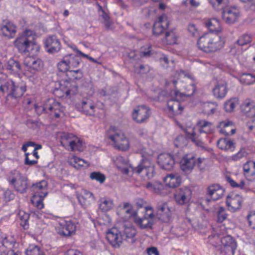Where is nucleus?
<instances>
[{
  "instance_id": "1",
  "label": "nucleus",
  "mask_w": 255,
  "mask_h": 255,
  "mask_svg": "<svg viewBox=\"0 0 255 255\" xmlns=\"http://www.w3.org/2000/svg\"><path fill=\"white\" fill-rule=\"evenodd\" d=\"M26 91L25 84L22 81H14L5 77H0V93L4 95L7 93V102L14 101V103L19 99Z\"/></svg>"
},
{
  "instance_id": "2",
  "label": "nucleus",
  "mask_w": 255,
  "mask_h": 255,
  "mask_svg": "<svg viewBox=\"0 0 255 255\" xmlns=\"http://www.w3.org/2000/svg\"><path fill=\"white\" fill-rule=\"evenodd\" d=\"M123 235L116 227L111 228L107 233V240L115 248H119L122 244L123 240H127L128 242L132 244L135 241L134 237L136 234V231L130 223H125L123 226Z\"/></svg>"
},
{
  "instance_id": "3",
  "label": "nucleus",
  "mask_w": 255,
  "mask_h": 255,
  "mask_svg": "<svg viewBox=\"0 0 255 255\" xmlns=\"http://www.w3.org/2000/svg\"><path fill=\"white\" fill-rule=\"evenodd\" d=\"M224 41L221 37L212 33H206L201 36L197 41L198 48L207 53L215 52L221 49Z\"/></svg>"
},
{
  "instance_id": "4",
  "label": "nucleus",
  "mask_w": 255,
  "mask_h": 255,
  "mask_svg": "<svg viewBox=\"0 0 255 255\" xmlns=\"http://www.w3.org/2000/svg\"><path fill=\"white\" fill-rule=\"evenodd\" d=\"M32 33V31L26 30L15 40V46L17 48L19 52L22 53L31 52L35 49L37 51L38 46L34 41Z\"/></svg>"
},
{
  "instance_id": "5",
  "label": "nucleus",
  "mask_w": 255,
  "mask_h": 255,
  "mask_svg": "<svg viewBox=\"0 0 255 255\" xmlns=\"http://www.w3.org/2000/svg\"><path fill=\"white\" fill-rule=\"evenodd\" d=\"M129 167L133 172L141 174L142 177H146L148 179L153 178L155 174V165L148 159L142 160L136 166L130 165Z\"/></svg>"
},
{
  "instance_id": "6",
  "label": "nucleus",
  "mask_w": 255,
  "mask_h": 255,
  "mask_svg": "<svg viewBox=\"0 0 255 255\" xmlns=\"http://www.w3.org/2000/svg\"><path fill=\"white\" fill-rule=\"evenodd\" d=\"M8 181L17 192H26L27 189V179L16 170L11 171L8 177Z\"/></svg>"
},
{
  "instance_id": "7",
  "label": "nucleus",
  "mask_w": 255,
  "mask_h": 255,
  "mask_svg": "<svg viewBox=\"0 0 255 255\" xmlns=\"http://www.w3.org/2000/svg\"><path fill=\"white\" fill-rule=\"evenodd\" d=\"M145 213L142 217L135 216L134 221L135 223L141 229L152 228L155 216L153 213V208L151 206L145 207Z\"/></svg>"
},
{
  "instance_id": "8",
  "label": "nucleus",
  "mask_w": 255,
  "mask_h": 255,
  "mask_svg": "<svg viewBox=\"0 0 255 255\" xmlns=\"http://www.w3.org/2000/svg\"><path fill=\"white\" fill-rule=\"evenodd\" d=\"M114 133L109 135V138L114 142V146L119 150L125 151L129 147V142L125 134L121 131L114 128L111 129Z\"/></svg>"
},
{
  "instance_id": "9",
  "label": "nucleus",
  "mask_w": 255,
  "mask_h": 255,
  "mask_svg": "<svg viewBox=\"0 0 255 255\" xmlns=\"http://www.w3.org/2000/svg\"><path fill=\"white\" fill-rule=\"evenodd\" d=\"M42 110L45 113L53 115L56 118L60 117V113L64 111L60 104L54 99H47L44 103Z\"/></svg>"
},
{
  "instance_id": "10",
  "label": "nucleus",
  "mask_w": 255,
  "mask_h": 255,
  "mask_svg": "<svg viewBox=\"0 0 255 255\" xmlns=\"http://www.w3.org/2000/svg\"><path fill=\"white\" fill-rule=\"evenodd\" d=\"M172 212L167 203H158L156 206V217L164 223H169L172 220Z\"/></svg>"
},
{
  "instance_id": "11",
  "label": "nucleus",
  "mask_w": 255,
  "mask_h": 255,
  "mask_svg": "<svg viewBox=\"0 0 255 255\" xmlns=\"http://www.w3.org/2000/svg\"><path fill=\"white\" fill-rule=\"evenodd\" d=\"M150 114L148 107L144 105L139 106L134 110L132 118L137 123H142L149 117Z\"/></svg>"
},
{
  "instance_id": "12",
  "label": "nucleus",
  "mask_w": 255,
  "mask_h": 255,
  "mask_svg": "<svg viewBox=\"0 0 255 255\" xmlns=\"http://www.w3.org/2000/svg\"><path fill=\"white\" fill-rule=\"evenodd\" d=\"M192 192L187 187H183L178 189L174 194V198L176 202L179 205L187 204L191 198Z\"/></svg>"
},
{
  "instance_id": "13",
  "label": "nucleus",
  "mask_w": 255,
  "mask_h": 255,
  "mask_svg": "<svg viewBox=\"0 0 255 255\" xmlns=\"http://www.w3.org/2000/svg\"><path fill=\"white\" fill-rule=\"evenodd\" d=\"M24 64L30 72L34 74L41 70L43 66V62L41 59L33 57H26Z\"/></svg>"
},
{
  "instance_id": "14",
  "label": "nucleus",
  "mask_w": 255,
  "mask_h": 255,
  "mask_svg": "<svg viewBox=\"0 0 255 255\" xmlns=\"http://www.w3.org/2000/svg\"><path fill=\"white\" fill-rule=\"evenodd\" d=\"M57 233L63 237H69L74 234L76 229V226L74 223L69 221H65L60 223L56 228Z\"/></svg>"
},
{
  "instance_id": "15",
  "label": "nucleus",
  "mask_w": 255,
  "mask_h": 255,
  "mask_svg": "<svg viewBox=\"0 0 255 255\" xmlns=\"http://www.w3.org/2000/svg\"><path fill=\"white\" fill-rule=\"evenodd\" d=\"M224 193V188L217 183L210 184L206 189L207 195L214 201L222 198Z\"/></svg>"
},
{
  "instance_id": "16",
  "label": "nucleus",
  "mask_w": 255,
  "mask_h": 255,
  "mask_svg": "<svg viewBox=\"0 0 255 255\" xmlns=\"http://www.w3.org/2000/svg\"><path fill=\"white\" fill-rule=\"evenodd\" d=\"M243 199L239 194H232L227 197L226 204L230 211L235 212L241 209Z\"/></svg>"
},
{
  "instance_id": "17",
  "label": "nucleus",
  "mask_w": 255,
  "mask_h": 255,
  "mask_svg": "<svg viewBox=\"0 0 255 255\" xmlns=\"http://www.w3.org/2000/svg\"><path fill=\"white\" fill-rule=\"evenodd\" d=\"M239 15V10L234 7H226L222 12L223 19L229 24L234 23L237 21Z\"/></svg>"
},
{
  "instance_id": "18",
  "label": "nucleus",
  "mask_w": 255,
  "mask_h": 255,
  "mask_svg": "<svg viewBox=\"0 0 255 255\" xmlns=\"http://www.w3.org/2000/svg\"><path fill=\"white\" fill-rule=\"evenodd\" d=\"M157 162L161 168L166 170H171L175 163L173 157L168 153L161 154L158 155Z\"/></svg>"
},
{
  "instance_id": "19",
  "label": "nucleus",
  "mask_w": 255,
  "mask_h": 255,
  "mask_svg": "<svg viewBox=\"0 0 255 255\" xmlns=\"http://www.w3.org/2000/svg\"><path fill=\"white\" fill-rule=\"evenodd\" d=\"M44 45L47 51L50 53H55L59 51L61 45L59 39L55 35H51L46 38Z\"/></svg>"
},
{
  "instance_id": "20",
  "label": "nucleus",
  "mask_w": 255,
  "mask_h": 255,
  "mask_svg": "<svg viewBox=\"0 0 255 255\" xmlns=\"http://www.w3.org/2000/svg\"><path fill=\"white\" fill-rule=\"evenodd\" d=\"M169 24V22L165 15L159 16L158 21H156L153 25V34L156 35L161 34L168 28Z\"/></svg>"
},
{
  "instance_id": "21",
  "label": "nucleus",
  "mask_w": 255,
  "mask_h": 255,
  "mask_svg": "<svg viewBox=\"0 0 255 255\" xmlns=\"http://www.w3.org/2000/svg\"><path fill=\"white\" fill-rule=\"evenodd\" d=\"M196 164L195 157L191 154H187L180 161V167L185 172H190Z\"/></svg>"
},
{
  "instance_id": "22",
  "label": "nucleus",
  "mask_w": 255,
  "mask_h": 255,
  "mask_svg": "<svg viewBox=\"0 0 255 255\" xmlns=\"http://www.w3.org/2000/svg\"><path fill=\"white\" fill-rule=\"evenodd\" d=\"M76 139L77 137L72 133L64 132L60 135L61 144L68 150L75 148L74 146Z\"/></svg>"
},
{
  "instance_id": "23",
  "label": "nucleus",
  "mask_w": 255,
  "mask_h": 255,
  "mask_svg": "<svg viewBox=\"0 0 255 255\" xmlns=\"http://www.w3.org/2000/svg\"><path fill=\"white\" fill-rule=\"evenodd\" d=\"M81 111L86 115L94 116L95 114L96 106L92 101L88 99H83L79 104Z\"/></svg>"
},
{
  "instance_id": "24",
  "label": "nucleus",
  "mask_w": 255,
  "mask_h": 255,
  "mask_svg": "<svg viewBox=\"0 0 255 255\" xmlns=\"http://www.w3.org/2000/svg\"><path fill=\"white\" fill-rule=\"evenodd\" d=\"M227 83L225 81L221 80L217 82L213 89L214 95L218 99L224 98L228 92Z\"/></svg>"
},
{
  "instance_id": "25",
  "label": "nucleus",
  "mask_w": 255,
  "mask_h": 255,
  "mask_svg": "<svg viewBox=\"0 0 255 255\" xmlns=\"http://www.w3.org/2000/svg\"><path fill=\"white\" fill-rule=\"evenodd\" d=\"M0 30L3 36L12 38L15 35L16 27L11 22L4 21L0 26Z\"/></svg>"
},
{
  "instance_id": "26",
  "label": "nucleus",
  "mask_w": 255,
  "mask_h": 255,
  "mask_svg": "<svg viewBox=\"0 0 255 255\" xmlns=\"http://www.w3.org/2000/svg\"><path fill=\"white\" fill-rule=\"evenodd\" d=\"M202 133L195 128H193L191 132L186 131L187 136L198 146H202L204 144L201 136Z\"/></svg>"
},
{
  "instance_id": "27",
  "label": "nucleus",
  "mask_w": 255,
  "mask_h": 255,
  "mask_svg": "<svg viewBox=\"0 0 255 255\" xmlns=\"http://www.w3.org/2000/svg\"><path fill=\"white\" fill-rule=\"evenodd\" d=\"M219 127L221 128L220 132L226 135H233L235 133L236 129L231 121H222L220 123Z\"/></svg>"
},
{
  "instance_id": "28",
  "label": "nucleus",
  "mask_w": 255,
  "mask_h": 255,
  "mask_svg": "<svg viewBox=\"0 0 255 255\" xmlns=\"http://www.w3.org/2000/svg\"><path fill=\"white\" fill-rule=\"evenodd\" d=\"M166 185L171 188H175L179 185L181 178L178 174L171 173L167 175L164 179Z\"/></svg>"
},
{
  "instance_id": "29",
  "label": "nucleus",
  "mask_w": 255,
  "mask_h": 255,
  "mask_svg": "<svg viewBox=\"0 0 255 255\" xmlns=\"http://www.w3.org/2000/svg\"><path fill=\"white\" fill-rule=\"evenodd\" d=\"M241 110L247 117L250 118L255 117V105L253 102L246 101L241 105Z\"/></svg>"
},
{
  "instance_id": "30",
  "label": "nucleus",
  "mask_w": 255,
  "mask_h": 255,
  "mask_svg": "<svg viewBox=\"0 0 255 255\" xmlns=\"http://www.w3.org/2000/svg\"><path fill=\"white\" fill-rule=\"evenodd\" d=\"M197 130L204 134H209L213 132V127L212 123L206 120H200L197 123Z\"/></svg>"
},
{
  "instance_id": "31",
  "label": "nucleus",
  "mask_w": 255,
  "mask_h": 255,
  "mask_svg": "<svg viewBox=\"0 0 255 255\" xmlns=\"http://www.w3.org/2000/svg\"><path fill=\"white\" fill-rule=\"evenodd\" d=\"M168 109L174 115L181 114L183 108L178 100L171 99L167 102Z\"/></svg>"
},
{
  "instance_id": "32",
  "label": "nucleus",
  "mask_w": 255,
  "mask_h": 255,
  "mask_svg": "<svg viewBox=\"0 0 255 255\" xmlns=\"http://www.w3.org/2000/svg\"><path fill=\"white\" fill-rule=\"evenodd\" d=\"M34 190L38 193V196L41 198L45 197L48 192L47 189V182L45 180H42L32 186Z\"/></svg>"
},
{
  "instance_id": "33",
  "label": "nucleus",
  "mask_w": 255,
  "mask_h": 255,
  "mask_svg": "<svg viewBox=\"0 0 255 255\" xmlns=\"http://www.w3.org/2000/svg\"><path fill=\"white\" fill-rule=\"evenodd\" d=\"M217 146L222 150H233L235 148V143L230 139L222 138L218 140Z\"/></svg>"
},
{
  "instance_id": "34",
  "label": "nucleus",
  "mask_w": 255,
  "mask_h": 255,
  "mask_svg": "<svg viewBox=\"0 0 255 255\" xmlns=\"http://www.w3.org/2000/svg\"><path fill=\"white\" fill-rule=\"evenodd\" d=\"M210 31L219 33L222 31V27L218 19L213 18L209 19L205 23Z\"/></svg>"
},
{
  "instance_id": "35",
  "label": "nucleus",
  "mask_w": 255,
  "mask_h": 255,
  "mask_svg": "<svg viewBox=\"0 0 255 255\" xmlns=\"http://www.w3.org/2000/svg\"><path fill=\"white\" fill-rule=\"evenodd\" d=\"M114 207L113 200L110 198L104 197L101 198L99 205V209L103 212L111 210Z\"/></svg>"
},
{
  "instance_id": "36",
  "label": "nucleus",
  "mask_w": 255,
  "mask_h": 255,
  "mask_svg": "<svg viewBox=\"0 0 255 255\" xmlns=\"http://www.w3.org/2000/svg\"><path fill=\"white\" fill-rule=\"evenodd\" d=\"M78 198L79 202L84 205L90 204L95 200L93 193L87 190L83 191L82 194L78 197Z\"/></svg>"
},
{
  "instance_id": "37",
  "label": "nucleus",
  "mask_w": 255,
  "mask_h": 255,
  "mask_svg": "<svg viewBox=\"0 0 255 255\" xmlns=\"http://www.w3.org/2000/svg\"><path fill=\"white\" fill-rule=\"evenodd\" d=\"M5 69L10 72L18 73L21 70V66L19 62L13 59H9L4 64Z\"/></svg>"
},
{
  "instance_id": "38",
  "label": "nucleus",
  "mask_w": 255,
  "mask_h": 255,
  "mask_svg": "<svg viewBox=\"0 0 255 255\" xmlns=\"http://www.w3.org/2000/svg\"><path fill=\"white\" fill-rule=\"evenodd\" d=\"M65 57L67 58L70 68H76L79 65L81 60L79 56L71 54L65 56Z\"/></svg>"
},
{
  "instance_id": "39",
  "label": "nucleus",
  "mask_w": 255,
  "mask_h": 255,
  "mask_svg": "<svg viewBox=\"0 0 255 255\" xmlns=\"http://www.w3.org/2000/svg\"><path fill=\"white\" fill-rule=\"evenodd\" d=\"M163 40L167 44H174L176 43L177 36L173 30L166 31Z\"/></svg>"
},
{
  "instance_id": "40",
  "label": "nucleus",
  "mask_w": 255,
  "mask_h": 255,
  "mask_svg": "<svg viewBox=\"0 0 255 255\" xmlns=\"http://www.w3.org/2000/svg\"><path fill=\"white\" fill-rule=\"evenodd\" d=\"M26 255H44L43 252L37 246L30 245L26 251Z\"/></svg>"
},
{
  "instance_id": "41",
  "label": "nucleus",
  "mask_w": 255,
  "mask_h": 255,
  "mask_svg": "<svg viewBox=\"0 0 255 255\" xmlns=\"http://www.w3.org/2000/svg\"><path fill=\"white\" fill-rule=\"evenodd\" d=\"M30 153L29 152H25V160L24 163L25 165H33L36 164L37 163V159L39 158V156L38 154V152L35 150H33L32 152V156L35 157L36 160L34 159H29V155H30Z\"/></svg>"
},
{
  "instance_id": "42",
  "label": "nucleus",
  "mask_w": 255,
  "mask_h": 255,
  "mask_svg": "<svg viewBox=\"0 0 255 255\" xmlns=\"http://www.w3.org/2000/svg\"><path fill=\"white\" fill-rule=\"evenodd\" d=\"M72 159V162L74 163L73 166L76 169H79L82 167L87 168L89 166V164L87 161L79 157L74 156Z\"/></svg>"
},
{
  "instance_id": "43",
  "label": "nucleus",
  "mask_w": 255,
  "mask_h": 255,
  "mask_svg": "<svg viewBox=\"0 0 255 255\" xmlns=\"http://www.w3.org/2000/svg\"><path fill=\"white\" fill-rule=\"evenodd\" d=\"M238 104V100L236 98L231 99L227 101L224 104L225 110L227 112H231L234 110Z\"/></svg>"
},
{
  "instance_id": "44",
  "label": "nucleus",
  "mask_w": 255,
  "mask_h": 255,
  "mask_svg": "<svg viewBox=\"0 0 255 255\" xmlns=\"http://www.w3.org/2000/svg\"><path fill=\"white\" fill-rule=\"evenodd\" d=\"M213 7L217 10L222 9L226 5L228 0H209Z\"/></svg>"
},
{
  "instance_id": "45",
  "label": "nucleus",
  "mask_w": 255,
  "mask_h": 255,
  "mask_svg": "<svg viewBox=\"0 0 255 255\" xmlns=\"http://www.w3.org/2000/svg\"><path fill=\"white\" fill-rule=\"evenodd\" d=\"M255 166V161H248L246 163L244 164L243 166V171L244 175L247 177H249L250 174L251 173L252 170L254 166Z\"/></svg>"
},
{
  "instance_id": "46",
  "label": "nucleus",
  "mask_w": 255,
  "mask_h": 255,
  "mask_svg": "<svg viewBox=\"0 0 255 255\" xmlns=\"http://www.w3.org/2000/svg\"><path fill=\"white\" fill-rule=\"evenodd\" d=\"M222 247L236 246V242L230 236L223 237L221 239Z\"/></svg>"
},
{
  "instance_id": "47",
  "label": "nucleus",
  "mask_w": 255,
  "mask_h": 255,
  "mask_svg": "<svg viewBox=\"0 0 255 255\" xmlns=\"http://www.w3.org/2000/svg\"><path fill=\"white\" fill-rule=\"evenodd\" d=\"M217 222H223L227 218L228 214L226 213V209L223 207H220L217 211Z\"/></svg>"
},
{
  "instance_id": "48",
  "label": "nucleus",
  "mask_w": 255,
  "mask_h": 255,
  "mask_svg": "<svg viewBox=\"0 0 255 255\" xmlns=\"http://www.w3.org/2000/svg\"><path fill=\"white\" fill-rule=\"evenodd\" d=\"M216 106L213 103H206L203 106V110L204 113L209 115L214 114L216 111Z\"/></svg>"
},
{
  "instance_id": "49",
  "label": "nucleus",
  "mask_w": 255,
  "mask_h": 255,
  "mask_svg": "<svg viewBox=\"0 0 255 255\" xmlns=\"http://www.w3.org/2000/svg\"><path fill=\"white\" fill-rule=\"evenodd\" d=\"M57 67L59 71L62 72H67L70 69L66 57L64 56L62 60L58 63Z\"/></svg>"
},
{
  "instance_id": "50",
  "label": "nucleus",
  "mask_w": 255,
  "mask_h": 255,
  "mask_svg": "<svg viewBox=\"0 0 255 255\" xmlns=\"http://www.w3.org/2000/svg\"><path fill=\"white\" fill-rule=\"evenodd\" d=\"M187 143L186 137L182 135L177 136L174 141V144L177 147H183L187 145Z\"/></svg>"
},
{
  "instance_id": "51",
  "label": "nucleus",
  "mask_w": 255,
  "mask_h": 255,
  "mask_svg": "<svg viewBox=\"0 0 255 255\" xmlns=\"http://www.w3.org/2000/svg\"><path fill=\"white\" fill-rule=\"evenodd\" d=\"M90 177L92 180H95L103 183L106 180V177L104 174L99 172H93L91 173Z\"/></svg>"
},
{
  "instance_id": "52",
  "label": "nucleus",
  "mask_w": 255,
  "mask_h": 255,
  "mask_svg": "<svg viewBox=\"0 0 255 255\" xmlns=\"http://www.w3.org/2000/svg\"><path fill=\"white\" fill-rule=\"evenodd\" d=\"M236 246L222 247L221 254L222 255H234Z\"/></svg>"
},
{
  "instance_id": "53",
  "label": "nucleus",
  "mask_w": 255,
  "mask_h": 255,
  "mask_svg": "<svg viewBox=\"0 0 255 255\" xmlns=\"http://www.w3.org/2000/svg\"><path fill=\"white\" fill-rule=\"evenodd\" d=\"M227 181L230 184L231 186L234 188H239L240 189H244L245 188V182L244 180L240 181V183H237L235 181L231 178L228 177Z\"/></svg>"
},
{
  "instance_id": "54",
  "label": "nucleus",
  "mask_w": 255,
  "mask_h": 255,
  "mask_svg": "<svg viewBox=\"0 0 255 255\" xmlns=\"http://www.w3.org/2000/svg\"><path fill=\"white\" fill-rule=\"evenodd\" d=\"M29 146L34 147V150H35L36 151L42 148V145L41 144H36L33 141H28L23 144L21 147V149L25 152L27 149V148Z\"/></svg>"
},
{
  "instance_id": "55",
  "label": "nucleus",
  "mask_w": 255,
  "mask_h": 255,
  "mask_svg": "<svg viewBox=\"0 0 255 255\" xmlns=\"http://www.w3.org/2000/svg\"><path fill=\"white\" fill-rule=\"evenodd\" d=\"M185 89V92L184 93V95L187 97L191 96L194 94L196 91L195 85L194 84L187 85Z\"/></svg>"
},
{
  "instance_id": "56",
  "label": "nucleus",
  "mask_w": 255,
  "mask_h": 255,
  "mask_svg": "<svg viewBox=\"0 0 255 255\" xmlns=\"http://www.w3.org/2000/svg\"><path fill=\"white\" fill-rule=\"evenodd\" d=\"M21 213L19 214L20 219L21 220L20 224L23 227L24 229H27L29 226L28 223L29 215L28 214L24 213L23 215H21Z\"/></svg>"
},
{
  "instance_id": "57",
  "label": "nucleus",
  "mask_w": 255,
  "mask_h": 255,
  "mask_svg": "<svg viewBox=\"0 0 255 255\" xmlns=\"http://www.w3.org/2000/svg\"><path fill=\"white\" fill-rule=\"evenodd\" d=\"M251 41V37L249 35L244 34L241 36L239 39L237 41V43L239 45H244L248 44Z\"/></svg>"
},
{
  "instance_id": "58",
  "label": "nucleus",
  "mask_w": 255,
  "mask_h": 255,
  "mask_svg": "<svg viewBox=\"0 0 255 255\" xmlns=\"http://www.w3.org/2000/svg\"><path fill=\"white\" fill-rule=\"evenodd\" d=\"M186 74L183 70L177 71L174 74V79L171 80L172 83L173 84L175 87H176V84L178 82V80H179L182 77H185Z\"/></svg>"
},
{
  "instance_id": "59",
  "label": "nucleus",
  "mask_w": 255,
  "mask_h": 255,
  "mask_svg": "<svg viewBox=\"0 0 255 255\" xmlns=\"http://www.w3.org/2000/svg\"><path fill=\"white\" fill-rule=\"evenodd\" d=\"M44 198H38L36 197V195L33 197V199L31 200L32 204L35 206L38 209H41L43 208L44 204L42 202V200Z\"/></svg>"
},
{
  "instance_id": "60",
  "label": "nucleus",
  "mask_w": 255,
  "mask_h": 255,
  "mask_svg": "<svg viewBox=\"0 0 255 255\" xmlns=\"http://www.w3.org/2000/svg\"><path fill=\"white\" fill-rule=\"evenodd\" d=\"M188 31L193 36H198L199 32L196 25L193 23H190L188 26Z\"/></svg>"
},
{
  "instance_id": "61",
  "label": "nucleus",
  "mask_w": 255,
  "mask_h": 255,
  "mask_svg": "<svg viewBox=\"0 0 255 255\" xmlns=\"http://www.w3.org/2000/svg\"><path fill=\"white\" fill-rule=\"evenodd\" d=\"M69 73L74 79L79 80L83 76V72L80 69L76 70H70Z\"/></svg>"
},
{
  "instance_id": "62",
  "label": "nucleus",
  "mask_w": 255,
  "mask_h": 255,
  "mask_svg": "<svg viewBox=\"0 0 255 255\" xmlns=\"http://www.w3.org/2000/svg\"><path fill=\"white\" fill-rule=\"evenodd\" d=\"M254 78V77L251 74H244L242 78V80H244L245 81L244 82L247 84L250 85V84H253L254 82H255V79H253Z\"/></svg>"
},
{
  "instance_id": "63",
  "label": "nucleus",
  "mask_w": 255,
  "mask_h": 255,
  "mask_svg": "<svg viewBox=\"0 0 255 255\" xmlns=\"http://www.w3.org/2000/svg\"><path fill=\"white\" fill-rule=\"evenodd\" d=\"M248 220L250 226L255 229V213H251L248 216Z\"/></svg>"
},
{
  "instance_id": "64",
  "label": "nucleus",
  "mask_w": 255,
  "mask_h": 255,
  "mask_svg": "<svg viewBox=\"0 0 255 255\" xmlns=\"http://www.w3.org/2000/svg\"><path fill=\"white\" fill-rule=\"evenodd\" d=\"M3 196L5 201H8L13 199L14 197V195L12 191L10 190H6L3 193Z\"/></svg>"
}]
</instances>
